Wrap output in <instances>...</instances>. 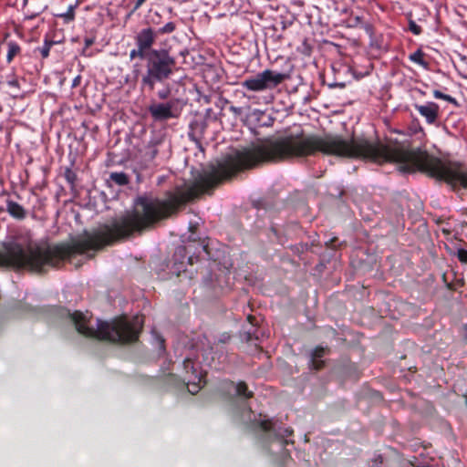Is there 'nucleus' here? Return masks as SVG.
I'll return each mask as SVG.
<instances>
[{"instance_id": "obj_1", "label": "nucleus", "mask_w": 467, "mask_h": 467, "mask_svg": "<svg viewBox=\"0 0 467 467\" xmlns=\"http://www.w3.org/2000/svg\"><path fill=\"white\" fill-rule=\"evenodd\" d=\"M68 317L77 331L87 337L118 343H130L137 340L141 330L143 319L136 316L131 319L118 317L111 322L97 319L95 322L89 312H68Z\"/></svg>"}, {"instance_id": "obj_2", "label": "nucleus", "mask_w": 467, "mask_h": 467, "mask_svg": "<svg viewBox=\"0 0 467 467\" xmlns=\"http://www.w3.org/2000/svg\"><path fill=\"white\" fill-rule=\"evenodd\" d=\"M176 66L174 57L166 49H150L148 52L145 71L141 65L135 63L132 75L135 80L140 79L141 90L153 91L157 83H164L173 74Z\"/></svg>"}, {"instance_id": "obj_3", "label": "nucleus", "mask_w": 467, "mask_h": 467, "mask_svg": "<svg viewBox=\"0 0 467 467\" xmlns=\"http://www.w3.org/2000/svg\"><path fill=\"white\" fill-rule=\"evenodd\" d=\"M285 78V75L274 70L265 69L249 77L241 82V86L247 90L261 92L273 89Z\"/></svg>"}, {"instance_id": "obj_4", "label": "nucleus", "mask_w": 467, "mask_h": 467, "mask_svg": "<svg viewBox=\"0 0 467 467\" xmlns=\"http://www.w3.org/2000/svg\"><path fill=\"white\" fill-rule=\"evenodd\" d=\"M180 99H173L164 103H153L149 107L151 117L158 121L176 119L182 113Z\"/></svg>"}, {"instance_id": "obj_5", "label": "nucleus", "mask_w": 467, "mask_h": 467, "mask_svg": "<svg viewBox=\"0 0 467 467\" xmlns=\"http://www.w3.org/2000/svg\"><path fill=\"white\" fill-rule=\"evenodd\" d=\"M260 425L265 431L269 433V436L273 434L275 438L280 440L282 446L288 443L286 438L289 437L293 432L290 428L276 427L275 423L268 420H262Z\"/></svg>"}, {"instance_id": "obj_6", "label": "nucleus", "mask_w": 467, "mask_h": 467, "mask_svg": "<svg viewBox=\"0 0 467 467\" xmlns=\"http://www.w3.org/2000/svg\"><path fill=\"white\" fill-rule=\"evenodd\" d=\"M188 247L180 245L175 249L173 254V269L178 274L185 271V267L187 264L192 265L193 262V258L192 256L187 257Z\"/></svg>"}, {"instance_id": "obj_7", "label": "nucleus", "mask_w": 467, "mask_h": 467, "mask_svg": "<svg viewBox=\"0 0 467 467\" xmlns=\"http://www.w3.org/2000/svg\"><path fill=\"white\" fill-rule=\"evenodd\" d=\"M156 39V33L150 27L143 28L135 37L136 45L144 52H149Z\"/></svg>"}, {"instance_id": "obj_8", "label": "nucleus", "mask_w": 467, "mask_h": 467, "mask_svg": "<svg viewBox=\"0 0 467 467\" xmlns=\"http://www.w3.org/2000/svg\"><path fill=\"white\" fill-rule=\"evenodd\" d=\"M414 108L425 118L429 124H433L438 119L440 107L435 102H427L424 105L415 104Z\"/></svg>"}, {"instance_id": "obj_9", "label": "nucleus", "mask_w": 467, "mask_h": 467, "mask_svg": "<svg viewBox=\"0 0 467 467\" xmlns=\"http://www.w3.org/2000/svg\"><path fill=\"white\" fill-rule=\"evenodd\" d=\"M223 388L228 391L233 390L234 395L243 400H246L253 397V392L248 390L246 384L243 381H240L237 384H234L233 381H227L223 383Z\"/></svg>"}, {"instance_id": "obj_10", "label": "nucleus", "mask_w": 467, "mask_h": 467, "mask_svg": "<svg viewBox=\"0 0 467 467\" xmlns=\"http://www.w3.org/2000/svg\"><path fill=\"white\" fill-rule=\"evenodd\" d=\"M6 212L14 218L23 220L26 216V212L22 205L12 201H6Z\"/></svg>"}, {"instance_id": "obj_11", "label": "nucleus", "mask_w": 467, "mask_h": 467, "mask_svg": "<svg viewBox=\"0 0 467 467\" xmlns=\"http://www.w3.org/2000/svg\"><path fill=\"white\" fill-rule=\"evenodd\" d=\"M324 354L325 348L322 347H317L311 352L310 366L312 368L318 370L323 367L324 361L321 358Z\"/></svg>"}, {"instance_id": "obj_12", "label": "nucleus", "mask_w": 467, "mask_h": 467, "mask_svg": "<svg viewBox=\"0 0 467 467\" xmlns=\"http://www.w3.org/2000/svg\"><path fill=\"white\" fill-rule=\"evenodd\" d=\"M160 144V141L158 140H151L147 145L145 151H144V159L148 161H153L156 156L159 153L158 145Z\"/></svg>"}, {"instance_id": "obj_13", "label": "nucleus", "mask_w": 467, "mask_h": 467, "mask_svg": "<svg viewBox=\"0 0 467 467\" xmlns=\"http://www.w3.org/2000/svg\"><path fill=\"white\" fill-rule=\"evenodd\" d=\"M109 181L119 186H125L130 182V179L125 172H111L109 174Z\"/></svg>"}, {"instance_id": "obj_14", "label": "nucleus", "mask_w": 467, "mask_h": 467, "mask_svg": "<svg viewBox=\"0 0 467 467\" xmlns=\"http://www.w3.org/2000/svg\"><path fill=\"white\" fill-rule=\"evenodd\" d=\"M424 53L420 49H417L414 53L410 54L409 58L410 61L423 67L424 68L429 67V63L423 58Z\"/></svg>"}, {"instance_id": "obj_15", "label": "nucleus", "mask_w": 467, "mask_h": 467, "mask_svg": "<svg viewBox=\"0 0 467 467\" xmlns=\"http://www.w3.org/2000/svg\"><path fill=\"white\" fill-rule=\"evenodd\" d=\"M21 48L19 45L14 41H9L7 43V55L6 60L10 63L13 58L20 52Z\"/></svg>"}, {"instance_id": "obj_16", "label": "nucleus", "mask_w": 467, "mask_h": 467, "mask_svg": "<svg viewBox=\"0 0 467 467\" xmlns=\"http://www.w3.org/2000/svg\"><path fill=\"white\" fill-rule=\"evenodd\" d=\"M75 7L76 5H70L67 10V12L58 14L57 16L64 18L66 22L73 21L75 18Z\"/></svg>"}, {"instance_id": "obj_17", "label": "nucleus", "mask_w": 467, "mask_h": 467, "mask_svg": "<svg viewBox=\"0 0 467 467\" xmlns=\"http://www.w3.org/2000/svg\"><path fill=\"white\" fill-rule=\"evenodd\" d=\"M148 52H144L142 49L137 47V48L132 49L130 52V58L134 59L135 57H140L142 59H147Z\"/></svg>"}, {"instance_id": "obj_18", "label": "nucleus", "mask_w": 467, "mask_h": 467, "mask_svg": "<svg viewBox=\"0 0 467 467\" xmlns=\"http://www.w3.org/2000/svg\"><path fill=\"white\" fill-rule=\"evenodd\" d=\"M176 29V25L173 22H168L162 27L159 28V34H171Z\"/></svg>"}, {"instance_id": "obj_19", "label": "nucleus", "mask_w": 467, "mask_h": 467, "mask_svg": "<svg viewBox=\"0 0 467 467\" xmlns=\"http://www.w3.org/2000/svg\"><path fill=\"white\" fill-rule=\"evenodd\" d=\"M52 45V41L45 40L44 45L41 47H39V52L43 58H47L48 57Z\"/></svg>"}, {"instance_id": "obj_20", "label": "nucleus", "mask_w": 467, "mask_h": 467, "mask_svg": "<svg viewBox=\"0 0 467 467\" xmlns=\"http://www.w3.org/2000/svg\"><path fill=\"white\" fill-rule=\"evenodd\" d=\"M171 87L169 85H166L164 88L158 91L157 96L160 99H166L171 96Z\"/></svg>"}, {"instance_id": "obj_21", "label": "nucleus", "mask_w": 467, "mask_h": 467, "mask_svg": "<svg viewBox=\"0 0 467 467\" xmlns=\"http://www.w3.org/2000/svg\"><path fill=\"white\" fill-rule=\"evenodd\" d=\"M198 383L195 382H190V380L187 382V388L190 393L196 394L200 389H201V378H198Z\"/></svg>"}, {"instance_id": "obj_22", "label": "nucleus", "mask_w": 467, "mask_h": 467, "mask_svg": "<svg viewBox=\"0 0 467 467\" xmlns=\"http://www.w3.org/2000/svg\"><path fill=\"white\" fill-rule=\"evenodd\" d=\"M409 30L416 36L421 33V27L412 19L409 20Z\"/></svg>"}, {"instance_id": "obj_23", "label": "nucleus", "mask_w": 467, "mask_h": 467, "mask_svg": "<svg viewBox=\"0 0 467 467\" xmlns=\"http://www.w3.org/2000/svg\"><path fill=\"white\" fill-rule=\"evenodd\" d=\"M183 367L187 373L189 372V369H191L192 374H196V369L194 368L193 363L190 358H186L183 361Z\"/></svg>"}, {"instance_id": "obj_24", "label": "nucleus", "mask_w": 467, "mask_h": 467, "mask_svg": "<svg viewBox=\"0 0 467 467\" xmlns=\"http://www.w3.org/2000/svg\"><path fill=\"white\" fill-rule=\"evenodd\" d=\"M65 176L68 182L74 183V181L76 179V174L71 170H67Z\"/></svg>"}, {"instance_id": "obj_25", "label": "nucleus", "mask_w": 467, "mask_h": 467, "mask_svg": "<svg viewBox=\"0 0 467 467\" xmlns=\"http://www.w3.org/2000/svg\"><path fill=\"white\" fill-rule=\"evenodd\" d=\"M458 257L462 262H467V251L464 249L458 250Z\"/></svg>"}, {"instance_id": "obj_26", "label": "nucleus", "mask_w": 467, "mask_h": 467, "mask_svg": "<svg viewBox=\"0 0 467 467\" xmlns=\"http://www.w3.org/2000/svg\"><path fill=\"white\" fill-rule=\"evenodd\" d=\"M7 85L11 88H14L16 89H19V82L16 78H12L7 81Z\"/></svg>"}, {"instance_id": "obj_27", "label": "nucleus", "mask_w": 467, "mask_h": 467, "mask_svg": "<svg viewBox=\"0 0 467 467\" xmlns=\"http://www.w3.org/2000/svg\"><path fill=\"white\" fill-rule=\"evenodd\" d=\"M81 79H82V78L80 75H78L77 77H75L72 81L71 87L76 88V87L79 86L81 83Z\"/></svg>"}, {"instance_id": "obj_28", "label": "nucleus", "mask_w": 467, "mask_h": 467, "mask_svg": "<svg viewBox=\"0 0 467 467\" xmlns=\"http://www.w3.org/2000/svg\"><path fill=\"white\" fill-rule=\"evenodd\" d=\"M84 42H85V49H86L94 44L95 39H94V37H86Z\"/></svg>"}, {"instance_id": "obj_29", "label": "nucleus", "mask_w": 467, "mask_h": 467, "mask_svg": "<svg viewBox=\"0 0 467 467\" xmlns=\"http://www.w3.org/2000/svg\"><path fill=\"white\" fill-rule=\"evenodd\" d=\"M444 98L442 99L443 100H446L448 102H451L452 104H457V101L454 98H452L451 96L450 95H447V94H444L443 96Z\"/></svg>"}, {"instance_id": "obj_30", "label": "nucleus", "mask_w": 467, "mask_h": 467, "mask_svg": "<svg viewBox=\"0 0 467 467\" xmlns=\"http://www.w3.org/2000/svg\"><path fill=\"white\" fill-rule=\"evenodd\" d=\"M146 0H137L135 2V5H134V7H133V11H136L138 10L142 5L143 3L145 2Z\"/></svg>"}, {"instance_id": "obj_31", "label": "nucleus", "mask_w": 467, "mask_h": 467, "mask_svg": "<svg viewBox=\"0 0 467 467\" xmlns=\"http://www.w3.org/2000/svg\"><path fill=\"white\" fill-rule=\"evenodd\" d=\"M433 96H434V98L441 99H442L444 98L443 97L444 94L442 92H441L440 90H434L433 91Z\"/></svg>"}, {"instance_id": "obj_32", "label": "nucleus", "mask_w": 467, "mask_h": 467, "mask_svg": "<svg viewBox=\"0 0 467 467\" xmlns=\"http://www.w3.org/2000/svg\"><path fill=\"white\" fill-rule=\"evenodd\" d=\"M351 26H354L356 25H358V23H360V17L359 16H355L354 18L351 19Z\"/></svg>"}, {"instance_id": "obj_33", "label": "nucleus", "mask_w": 467, "mask_h": 467, "mask_svg": "<svg viewBox=\"0 0 467 467\" xmlns=\"http://www.w3.org/2000/svg\"><path fill=\"white\" fill-rule=\"evenodd\" d=\"M198 128H200V131L202 132L205 130V128H206V124L204 122H202L199 126V124L196 123V128L195 129H198Z\"/></svg>"}, {"instance_id": "obj_34", "label": "nucleus", "mask_w": 467, "mask_h": 467, "mask_svg": "<svg viewBox=\"0 0 467 467\" xmlns=\"http://www.w3.org/2000/svg\"><path fill=\"white\" fill-rule=\"evenodd\" d=\"M189 137H190L192 140H194V141H197V140H198V139H197V138H196V136H195V131L190 132V133H189Z\"/></svg>"}, {"instance_id": "obj_35", "label": "nucleus", "mask_w": 467, "mask_h": 467, "mask_svg": "<svg viewBox=\"0 0 467 467\" xmlns=\"http://www.w3.org/2000/svg\"><path fill=\"white\" fill-rule=\"evenodd\" d=\"M230 109H231V111L235 112V113L240 112V109L238 108L234 107V106L231 107Z\"/></svg>"}, {"instance_id": "obj_36", "label": "nucleus", "mask_w": 467, "mask_h": 467, "mask_svg": "<svg viewBox=\"0 0 467 467\" xmlns=\"http://www.w3.org/2000/svg\"><path fill=\"white\" fill-rule=\"evenodd\" d=\"M160 348H161V349L164 348V340L163 339L160 340Z\"/></svg>"}, {"instance_id": "obj_37", "label": "nucleus", "mask_w": 467, "mask_h": 467, "mask_svg": "<svg viewBox=\"0 0 467 467\" xmlns=\"http://www.w3.org/2000/svg\"><path fill=\"white\" fill-rule=\"evenodd\" d=\"M247 318H248V320H249V322H250V323H253V319H254V317H253L248 316V317H247Z\"/></svg>"}]
</instances>
